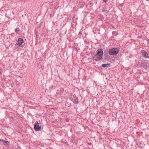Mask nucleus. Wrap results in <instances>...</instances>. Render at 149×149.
<instances>
[{
	"label": "nucleus",
	"instance_id": "obj_4",
	"mask_svg": "<svg viewBox=\"0 0 149 149\" xmlns=\"http://www.w3.org/2000/svg\"><path fill=\"white\" fill-rule=\"evenodd\" d=\"M142 55L143 56L147 58H149L148 54L144 51H142L141 52Z\"/></svg>",
	"mask_w": 149,
	"mask_h": 149
},
{
	"label": "nucleus",
	"instance_id": "obj_2",
	"mask_svg": "<svg viewBox=\"0 0 149 149\" xmlns=\"http://www.w3.org/2000/svg\"><path fill=\"white\" fill-rule=\"evenodd\" d=\"M119 52V50L116 48H113L110 49L109 51V53L111 55H115L117 54Z\"/></svg>",
	"mask_w": 149,
	"mask_h": 149
},
{
	"label": "nucleus",
	"instance_id": "obj_3",
	"mask_svg": "<svg viewBox=\"0 0 149 149\" xmlns=\"http://www.w3.org/2000/svg\"><path fill=\"white\" fill-rule=\"evenodd\" d=\"M41 126H39L38 123H37L34 125V129L36 131H39L41 130Z\"/></svg>",
	"mask_w": 149,
	"mask_h": 149
},
{
	"label": "nucleus",
	"instance_id": "obj_11",
	"mask_svg": "<svg viewBox=\"0 0 149 149\" xmlns=\"http://www.w3.org/2000/svg\"><path fill=\"white\" fill-rule=\"evenodd\" d=\"M146 0L147 1H149V0Z\"/></svg>",
	"mask_w": 149,
	"mask_h": 149
},
{
	"label": "nucleus",
	"instance_id": "obj_8",
	"mask_svg": "<svg viewBox=\"0 0 149 149\" xmlns=\"http://www.w3.org/2000/svg\"><path fill=\"white\" fill-rule=\"evenodd\" d=\"M19 31V29H16L15 30V32H16V33H18V32Z\"/></svg>",
	"mask_w": 149,
	"mask_h": 149
},
{
	"label": "nucleus",
	"instance_id": "obj_5",
	"mask_svg": "<svg viewBox=\"0 0 149 149\" xmlns=\"http://www.w3.org/2000/svg\"><path fill=\"white\" fill-rule=\"evenodd\" d=\"M23 42V40L22 38H19L17 41V45H18L19 46H20L22 44Z\"/></svg>",
	"mask_w": 149,
	"mask_h": 149
},
{
	"label": "nucleus",
	"instance_id": "obj_10",
	"mask_svg": "<svg viewBox=\"0 0 149 149\" xmlns=\"http://www.w3.org/2000/svg\"><path fill=\"white\" fill-rule=\"evenodd\" d=\"M104 1V2H106V1L107 0H103Z\"/></svg>",
	"mask_w": 149,
	"mask_h": 149
},
{
	"label": "nucleus",
	"instance_id": "obj_7",
	"mask_svg": "<svg viewBox=\"0 0 149 149\" xmlns=\"http://www.w3.org/2000/svg\"><path fill=\"white\" fill-rule=\"evenodd\" d=\"M109 64H103L102 65V66L103 67H108L109 65Z\"/></svg>",
	"mask_w": 149,
	"mask_h": 149
},
{
	"label": "nucleus",
	"instance_id": "obj_9",
	"mask_svg": "<svg viewBox=\"0 0 149 149\" xmlns=\"http://www.w3.org/2000/svg\"><path fill=\"white\" fill-rule=\"evenodd\" d=\"M81 32H79V35H81Z\"/></svg>",
	"mask_w": 149,
	"mask_h": 149
},
{
	"label": "nucleus",
	"instance_id": "obj_6",
	"mask_svg": "<svg viewBox=\"0 0 149 149\" xmlns=\"http://www.w3.org/2000/svg\"><path fill=\"white\" fill-rule=\"evenodd\" d=\"M0 141L2 143H4V145L7 144V145L8 143V141H5L3 140L0 139Z\"/></svg>",
	"mask_w": 149,
	"mask_h": 149
},
{
	"label": "nucleus",
	"instance_id": "obj_1",
	"mask_svg": "<svg viewBox=\"0 0 149 149\" xmlns=\"http://www.w3.org/2000/svg\"><path fill=\"white\" fill-rule=\"evenodd\" d=\"M103 54V52L102 50H100L94 57V59L96 61L100 60L102 58Z\"/></svg>",
	"mask_w": 149,
	"mask_h": 149
}]
</instances>
